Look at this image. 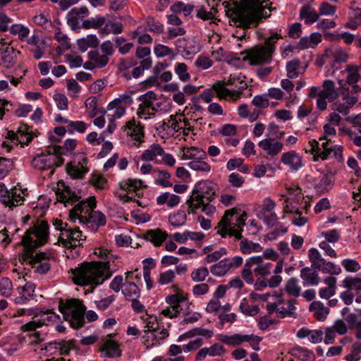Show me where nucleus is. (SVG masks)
<instances>
[{
  "mask_svg": "<svg viewBox=\"0 0 361 361\" xmlns=\"http://www.w3.org/2000/svg\"><path fill=\"white\" fill-rule=\"evenodd\" d=\"M49 237V224L47 221L38 220L37 224L28 229L22 239L27 257L25 260L35 269L38 274H46L50 269L49 263L46 261V253H36L33 250L44 245Z\"/></svg>",
  "mask_w": 361,
  "mask_h": 361,
  "instance_id": "obj_1",
  "label": "nucleus"
},
{
  "mask_svg": "<svg viewBox=\"0 0 361 361\" xmlns=\"http://www.w3.org/2000/svg\"><path fill=\"white\" fill-rule=\"evenodd\" d=\"M94 254L99 257H106V262H85L80 267L72 269L73 281L78 286L98 285L111 276L109 260L114 257L111 252L104 247L95 249Z\"/></svg>",
  "mask_w": 361,
  "mask_h": 361,
  "instance_id": "obj_2",
  "label": "nucleus"
},
{
  "mask_svg": "<svg viewBox=\"0 0 361 361\" xmlns=\"http://www.w3.org/2000/svg\"><path fill=\"white\" fill-rule=\"evenodd\" d=\"M94 197H90L86 201H82L76 204L69 214V219L74 222L78 219L81 223L88 227L97 229L99 226L106 224V216L99 211H94L96 207Z\"/></svg>",
  "mask_w": 361,
  "mask_h": 361,
  "instance_id": "obj_3",
  "label": "nucleus"
},
{
  "mask_svg": "<svg viewBox=\"0 0 361 361\" xmlns=\"http://www.w3.org/2000/svg\"><path fill=\"white\" fill-rule=\"evenodd\" d=\"M269 0H241V5L236 6L233 12L236 19L242 23L259 22L270 16L271 3Z\"/></svg>",
  "mask_w": 361,
  "mask_h": 361,
  "instance_id": "obj_4",
  "label": "nucleus"
},
{
  "mask_svg": "<svg viewBox=\"0 0 361 361\" xmlns=\"http://www.w3.org/2000/svg\"><path fill=\"white\" fill-rule=\"evenodd\" d=\"M240 211L239 209L233 207L224 212L221 219L215 227L216 233L222 238L228 235L233 236L237 240L242 239V232L245 224L247 214L243 212L242 214L238 216Z\"/></svg>",
  "mask_w": 361,
  "mask_h": 361,
  "instance_id": "obj_5",
  "label": "nucleus"
},
{
  "mask_svg": "<svg viewBox=\"0 0 361 361\" xmlns=\"http://www.w3.org/2000/svg\"><path fill=\"white\" fill-rule=\"evenodd\" d=\"M280 35L274 34L267 38L264 44L256 45L245 51L244 61H249L251 66H261L269 63L272 61V55L275 51L277 40Z\"/></svg>",
  "mask_w": 361,
  "mask_h": 361,
  "instance_id": "obj_6",
  "label": "nucleus"
},
{
  "mask_svg": "<svg viewBox=\"0 0 361 361\" xmlns=\"http://www.w3.org/2000/svg\"><path fill=\"white\" fill-rule=\"evenodd\" d=\"M59 308L65 319L69 321L73 328L78 329L83 326L86 307L81 300L72 298L63 302L61 300Z\"/></svg>",
  "mask_w": 361,
  "mask_h": 361,
  "instance_id": "obj_7",
  "label": "nucleus"
},
{
  "mask_svg": "<svg viewBox=\"0 0 361 361\" xmlns=\"http://www.w3.org/2000/svg\"><path fill=\"white\" fill-rule=\"evenodd\" d=\"M63 147L55 145L48 147L45 152L35 157L32 161V166L40 171L52 169L54 167H58L63 164V159L61 157Z\"/></svg>",
  "mask_w": 361,
  "mask_h": 361,
  "instance_id": "obj_8",
  "label": "nucleus"
},
{
  "mask_svg": "<svg viewBox=\"0 0 361 361\" xmlns=\"http://www.w3.org/2000/svg\"><path fill=\"white\" fill-rule=\"evenodd\" d=\"M323 89L320 90V99L317 100V108L324 111L327 107L326 99L331 102L338 97L334 82L331 80H326L322 84Z\"/></svg>",
  "mask_w": 361,
  "mask_h": 361,
  "instance_id": "obj_9",
  "label": "nucleus"
},
{
  "mask_svg": "<svg viewBox=\"0 0 361 361\" xmlns=\"http://www.w3.org/2000/svg\"><path fill=\"white\" fill-rule=\"evenodd\" d=\"M243 258L235 256L233 258H226L211 267V272L218 276H224L231 268H237L243 264Z\"/></svg>",
  "mask_w": 361,
  "mask_h": 361,
  "instance_id": "obj_10",
  "label": "nucleus"
},
{
  "mask_svg": "<svg viewBox=\"0 0 361 361\" xmlns=\"http://www.w3.org/2000/svg\"><path fill=\"white\" fill-rule=\"evenodd\" d=\"M125 131H126L128 136L132 137L133 140L137 142V146H140V144L143 142L145 133L143 127L139 121L133 118L127 122L125 126Z\"/></svg>",
  "mask_w": 361,
  "mask_h": 361,
  "instance_id": "obj_11",
  "label": "nucleus"
},
{
  "mask_svg": "<svg viewBox=\"0 0 361 361\" xmlns=\"http://www.w3.org/2000/svg\"><path fill=\"white\" fill-rule=\"evenodd\" d=\"M330 139L323 142L319 147V142L315 140L310 142L311 146L312 154H314V160H317L318 158H321L322 160L326 159L329 154L333 151L332 147L329 146V142Z\"/></svg>",
  "mask_w": 361,
  "mask_h": 361,
  "instance_id": "obj_12",
  "label": "nucleus"
},
{
  "mask_svg": "<svg viewBox=\"0 0 361 361\" xmlns=\"http://www.w3.org/2000/svg\"><path fill=\"white\" fill-rule=\"evenodd\" d=\"M2 41L3 39L0 41V54L1 55L0 65L9 68L16 63L15 49Z\"/></svg>",
  "mask_w": 361,
  "mask_h": 361,
  "instance_id": "obj_13",
  "label": "nucleus"
},
{
  "mask_svg": "<svg viewBox=\"0 0 361 361\" xmlns=\"http://www.w3.org/2000/svg\"><path fill=\"white\" fill-rule=\"evenodd\" d=\"M169 336L166 329H162L160 331L155 330L143 336V345L147 349H149L154 346L159 345L160 341L164 339Z\"/></svg>",
  "mask_w": 361,
  "mask_h": 361,
  "instance_id": "obj_14",
  "label": "nucleus"
},
{
  "mask_svg": "<svg viewBox=\"0 0 361 361\" xmlns=\"http://www.w3.org/2000/svg\"><path fill=\"white\" fill-rule=\"evenodd\" d=\"M258 145L270 156L277 155L282 151L283 147V144L281 142L276 141L275 139L272 137H268L261 140L258 143Z\"/></svg>",
  "mask_w": 361,
  "mask_h": 361,
  "instance_id": "obj_15",
  "label": "nucleus"
},
{
  "mask_svg": "<svg viewBox=\"0 0 361 361\" xmlns=\"http://www.w3.org/2000/svg\"><path fill=\"white\" fill-rule=\"evenodd\" d=\"M168 237L166 231H163L160 228L151 229L146 231L143 235L142 240L149 241L155 247L160 246Z\"/></svg>",
  "mask_w": 361,
  "mask_h": 361,
  "instance_id": "obj_16",
  "label": "nucleus"
},
{
  "mask_svg": "<svg viewBox=\"0 0 361 361\" xmlns=\"http://www.w3.org/2000/svg\"><path fill=\"white\" fill-rule=\"evenodd\" d=\"M213 90L216 92L220 99L229 97L232 101L235 102L240 98V92L237 90H230L225 87L224 81H218L212 86Z\"/></svg>",
  "mask_w": 361,
  "mask_h": 361,
  "instance_id": "obj_17",
  "label": "nucleus"
},
{
  "mask_svg": "<svg viewBox=\"0 0 361 361\" xmlns=\"http://www.w3.org/2000/svg\"><path fill=\"white\" fill-rule=\"evenodd\" d=\"M111 336V334L107 335L100 350L105 352L106 355L109 357H118L121 355V350L118 342L112 340Z\"/></svg>",
  "mask_w": 361,
  "mask_h": 361,
  "instance_id": "obj_18",
  "label": "nucleus"
},
{
  "mask_svg": "<svg viewBox=\"0 0 361 361\" xmlns=\"http://www.w3.org/2000/svg\"><path fill=\"white\" fill-rule=\"evenodd\" d=\"M281 161L285 165H288L293 170L295 171L302 165L301 157L295 151L283 153L281 155Z\"/></svg>",
  "mask_w": 361,
  "mask_h": 361,
  "instance_id": "obj_19",
  "label": "nucleus"
},
{
  "mask_svg": "<svg viewBox=\"0 0 361 361\" xmlns=\"http://www.w3.org/2000/svg\"><path fill=\"white\" fill-rule=\"evenodd\" d=\"M164 154V150L159 144H152L147 149L145 150L141 159L145 161H155L158 162V157H162Z\"/></svg>",
  "mask_w": 361,
  "mask_h": 361,
  "instance_id": "obj_20",
  "label": "nucleus"
},
{
  "mask_svg": "<svg viewBox=\"0 0 361 361\" xmlns=\"http://www.w3.org/2000/svg\"><path fill=\"white\" fill-rule=\"evenodd\" d=\"M300 18L305 24H311L319 20V14L309 4H305L300 11Z\"/></svg>",
  "mask_w": 361,
  "mask_h": 361,
  "instance_id": "obj_21",
  "label": "nucleus"
},
{
  "mask_svg": "<svg viewBox=\"0 0 361 361\" xmlns=\"http://www.w3.org/2000/svg\"><path fill=\"white\" fill-rule=\"evenodd\" d=\"M309 310L318 321H324L329 314V309L320 301L312 302L310 305Z\"/></svg>",
  "mask_w": 361,
  "mask_h": 361,
  "instance_id": "obj_22",
  "label": "nucleus"
},
{
  "mask_svg": "<svg viewBox=\"0 0 361 361\" xmlns=\"http://www.w3.org/2000/svg\"><path fill=\"white\" fill-rule=\"evenodd\" d=\"M89 9L87 6H81L72 8L67 14L68 23L72 27L78 24V20L89 16Z\"/></svg>",
  "mask_w": 361,
  "mask_h": 361,
  "instance_id": "obj_23",
  "label": "nucleus"
},
{
  "mask_svg": "<svg viewBox=\"0 0 361 361\" xmlns=\"http://www.w3.org/2000/svg\"><path fill=\"white\" fill-rule=\"evenodd\" d=\"M207 154L202 149L196 147H183L181 150V159L184 160L205 159Z\"/></svg>",
  "mask_w": 361,
  "mask_h": 361,
  "instance_id": "obj_24",
  "label": "nucleus"
},
{
  "mask_svg": "<svg viewBox=\"0 0 361 361\" xmlns=\"http://www.w3.org/2000/svg\"><path fill=\"white\" fill-rule=\"evenodd\" d=\"M312 267H305L300 270V277L304 283L310 286H317L319 283L318 272Z\"/></svg>",
  "mask_w": 361,
  "mask_h": 361,
  "instance_id": "obj_25",
  "label": "nucleus"
},
{
  "mask_svg": "<svg viewBox=\"0 0 361 361\" xmlns=\"http://www.w3.org/2000/svg\"><path fill=\"white\" fill-rule=\"evenodd\" d=\"M53 348L55 349H59L61 355H68L69 351L71 349H75V340H70L68 341H63L59 343L54 342L50 343L49 345L45 348L46 350L51 351Z\"/></svg>",
  "mask_w": 361,
  "mask_h": 361,
  "instance_id": "obj_26",
  "label": "nucleus"
},
{
  "mask_svg": "<svg viewBox=\"0 0 361 361\" xmlns=\"http://www.w3.org/2000/svg\"><path fill=\"white\" fill-rule=\"evenodd\" d=\"M334 183V176L331 173H326L322 176L319 182L315 184V189L318 194L322 195L329 192Z\"/></svg>",
  "mask_w": 361,
  "mask_h": 361,
  "instance_id": "obj_27",
  "label": "nucleus"
},
{
  "mask_svg": "<svg viewBox=\"0 0 361 361\" xmlns=\"http://www.w3.org/2000/svg\"><path fill=\"white\" fill-rule=\"evenodd\" d=\"M195 190L207 202H211L215 195L214 185L212 183H200Z\"/></svg>",
  "mask_w": 361,
  "mask_h": 361,
  "instance_id": "obj_28",
  "label": "nucleus"
},
{
  "mask_svg": "<svg viewBox=\"0 0 361 361\" xmlns=\"http://www.w3.org/2000/svg\"><path fill=\"white\" fill-rule=\"evenodd\" d=\"M294 302L295 300H288L286 302L283 300V303L281 305V306H279V309H277L278 316L281 318L286 317H295Z\"/></svg>",
  "mask_w": 361,
  "mask_h": 361,
  "instance_id": "obj_29",
  "label": "nucleus"
},
{
  "mask_svg": "<svg viewBox=\"0 0 361 361\" xmlns=\"http://www.w3.org/2000/svg\"><path fill=\"white\" fill-rule=\"evenodd\" d=\"M240 250L244 255H250L252 252H259L262 250V246L257 243L243 239L240 243Z\"/></svg>",
  "mask_w": 361,
  "mask_h": 361,
  "instance_id": "obj_30",
  "label": "nucleus"
},
{
  "mask_svg": "<svg viewBox=\"0 0 361 361\" xmlns=\"http://www.w3.org/2000/svg\"><path fill=\"white\" fill-rule=\"evenodd\" d=\"M293 356L305 361H313L315 359L313 352L300 346H296L290 350Z\"/></svg>",
  "mask_w": 361,
  "mask_h": 361,
  "instance_id": "obj_31",
  "label": "nucleus"
},
{
  "mask_svg": "<svg viewBox=\"0 0 361 361\" xmlns=\"http://www.w3.org/2000/svg\"><path fill=\"white\" fill-rule=\"evenodd\" d=\"M204 202L205 200L203 199L195 190H194L190 198L186 202L189 209H190L188 213L195 212L196 209L202 208Z\"/></svg>",
  "mask_w": 361,
  "mask_h": 361,
  "instance_id": "obj_32",
  "label": "nucleus"
},
{
  "mask_svg": "<svg viewBox=\"0 0 361 361\" xmlns=\"http://www.w3.org/2000/svg\"><path fill=\"white\" fill-rule=\"evenodd\" d=\"M119 187L121 190L128 192H136L137 189L146 185H142V181L140 179H128L119 183Z\"/></svg>",
  "mask_w": 361,
  "mask_h": 361,
  "instance_id": "obj_33",
  "label": "nucleus"
},
{
  "mask_svg": "<svg viewBox=\"0 0 361 361\" xmlns=\"http://www.w3.org/2000/svg\"><path fill=\"white\" fill-rule=\"evenodd\" d=\"M309 259L312 264V268L322 269L324 264L325 259L322 257L321 254L316 248H311L308 251Z\"/></svg>",
  "mask_w": 361,
  "mask_h": 361,
  "instance_id": "obj_34",
  "label": "nucleus"
},
{
  "mask_svg": "<svg viewBox=\"0 0 361 361\" xmlns=\"http://www.w3.org/2000/svg\"><path fill=\"white\" fill-rule=\"evenodd\" d=\"M245 335L235 334L232 336H227L224 334L219 335V341L228 345H237L244 342Z\"/></svg>",
  "mask_w": 361,
  "mask_h": 361,
  "instance_id": "obj_35",
  "label": "nucleus"
},
{
  "mask_svg": "<svg viewBox=\"0 0 361 361\" xmlns=\"http://www.w3.org/2000/svg\"><path fill=\"white\" fill-rule=\"evenodd\" d=\"M88 57L90 61H92L96 66L98 68L104 67L109 61V58L99 51H91L88 53Z\"/></svg>",
  "mask_w": 361,
  "mask_h": 361,
  "instance_id": "obj_36",
  "label": "nucleus"
},
{
  "mask_svg": "<svg viewBox=\"0 0 361 361\" xmlns=\"http://www.w3.org/2000/svg\"><path fill=\"white\" fill-rule=\"evenodd\" d=\"M240 310L243 314L248 316H255L259 311L257 305H255L252 301L250 302L245 298L241 302Z\"/></svg>",
  "mask_w": 361,
  "mask_h": 361,
  "instance_id": "obj_37",
  "label": "nucleus"
},
{
  "mask_svg": "<svg viewBox=\"0 0 361 361\" xmlns=\"http://www.w3.org/2000/svg\"><path fill=\"white\" fill-rule=\"evenodd\" d=\"M98 44V39L95 35H88L78 41V47L82 51H86L88 47H96Z\"/></svg>",
  "mask_w": 361,
  "mask_h": 361,
  "instance_id": "obj_38",
  "label": "nucleus"
},
{
  "mask_svg": "<svg viewBox=\"0 0 361 361\" xmlns=\"http://www.w3.org/2000/svg\"><path fill=\"white\" fill-rule=\"evenodd\" d=\"M58 200L62 202L68 203L71 202V204L77 200V195L75 192L72 191L70 187L66 186L64 189V192H56Z\"/></svg>",
  "mask_w": 361,
  "mask_h": 361,
  "instance_id": "obj_39",
  "label": "nucleus"
},
{
  "mask_svg": "<svg viewBox=\"0 0 361 361\" xmlns=\"http://www.w3.org/2000/svg\"><path fill=\"white\" fill-rule=\"evenodd\" d=\"M24 199L21 196V193L17 194L16 191L11 190V193L9 194L8 197L6 199L2 200V202L9 207H16L22 204Z\"/></svg>",
  "mask_w": 361,
  "mask_h": 361,
  "instance_id": "obj_40",
  "label": "nucleus"
},
{
  "mask_svg": "<svg viewBox=\"0 0 361 361\" xmlns=\"http://www.w3.org/2000/svg\"><path fill=\"white\" fill-rule=\"evenodd\" d=\"M345 26L351 30H356L361 26V8H355L353 9L352 17Z\"/></svg>",
  "mask_w": 361,
  "mask_h": 361,
  "instance_id": "obj_41",
  "label": "nucleus"
},
{
  "mask_svg": "<svg viewBox=\"0 0 361 361\" xmlns=\"http://www.w3.org/2000/svg\"><path fill=\"white\" fill-rule=\"evenodd\" d=\"M300 61L297 59H293L286 64L287 76L290 78H296L300 74Z\"/></svg>",
  "mask_w": 361,
  "mask_h": 361,
  "instance_id": "obj_42",
  "label": "nucleus"
},
{
  "mask_svg": "<svg viewBox=\"0 0 361 361\" xmlns=\"http://www.w3.org/2000/svg\"><path fill=\"white\" fill-rule=\"evenodd\" d=\"M13 286L9 278L4 277L0 279V295L8 298L12 295Z\"/></svg>",
  "mask_w": 361,
  "mask_h": 361,
  "instance_id": "obj_43",
  "label": "nucleus"
},
{
  "mask_svg": "<svg viewBox=\"0 0 361 361\" xmlns=\"http://www.w3.org/2000/svg\"><path fill=\"white\" fill-rule=\"evenodd\" d=\"M344 287L348 289L354 290L357 294L361 293V279L357 277H347L343 281Z\"/></svg>",
  "mask_w": 361,
  "mask_h": 361,
  "instance_id": "obj_44",
  "label": "nucleus"
},
{
  "mask_svg": "<svg viewBox=\"0 0 361 361\" xmlns=\"http://www.w3.org/2000/svg\"><path fill=\"white\" fill-rule=\"evenodd\" d=\"M70 233L71 236L68 239L69 242H68V244L71 245L70 248H74L78 245H80V241L85 239V236H84V238H82V233L78 228H75V229L71 228Z\"/></svg>",
  "mask_w": 361,
  "mask_h": 361,
  "instance_id": "obj_45",
  "label": "nucleus"
},
{
  "mask_svg": "<svg viewBox=\"0 0 361 361\" xmlns=\"http://www.w3.org/2000/svg\"><path fill=\"white\" fill-rule=\"evenodd\" d=\"M286 291L290 295L298 297L300 293V287L298 285V279L295 278L290 279L286 285Z\"/></svg>",
  "mask_w": 361,
  "mask_h": 361,
  "instance_id": "obj_46",
  "label": "nucleus"
},
{
  "mask_svg": "<svg viewBox=\"0 0 361 361\" xmlns=\"http://www.w3.org/2000/svg\"><path fill=\"white\" fill-rule=\"evenodd\" d=\"M204 159H198L195 161H191L188 163V166L195 171H200L203 172H209L211 170V166Z\"/></svg>",
  "mask_w": 361,
  "mask_h": 361,
  "instance_id": "obj_47",
  "label": "nucleus"
},
{
  "mask_svg": "<svg viewBox=\"0 0 361 361\" xmlns=\"http://www.w3.org/2000/svg\"><path fill=\"white\" fill-rule=\"evenodd\" d=\"M106 19L104 17H97L85 20L82 22V27L85 29L94 28L97 29L105 24Z\"/></svg>",
  "mask_w": 361,
  "mask_h": 361,
  "instance_id": "obj_48",
  "label": "nucleus"
},
{
  "mask_svg": "<svg viewBox=\"0 0 361 361\" xmlns=\"http://www.w3.org/2000/svg\"><path fill=\"white\" fill-rule=\"evenodd\" d=\"M345 71L348 73L346 82L349 85H355L360 78L358 68L356 66L348 65Z\"/></svg>",
  "mask_w": 361,
  "mask_h": 361,
  "instance_id": "obj_49",
  "label": "nucleus"
},
{
  "mask_svg": "<svg viewBox=\"0 0 361 361\" xmlns=\"http://www.w3.org/2000/svg\"><path fill=\"white\" fill-rule=\"evenodd\" d=\"M176 278L175 272L173 270H166L160 273L157 282L161 286L169 284Z\"/></svg>",
  "mask_w": 361,
  "mask_h": 361,
  "instance_id": "obj_50",
  "label": "nucleus"
},
{
  "mask_svg": "<svg viewBox=\"0 0 361 361\" xmlns=\"http://www.w3.org/2000/svg\"><path fill=\"white\" fill-rule=\"evenodd\" d=\"M152 59L150 58L144 59L141 61L139 66L133 69L132 75L134 78H138L145 70L149 69L152 66Z\"/></svg>",
  "mask_w": 361,
  "mask_h": 361,
  "instance_id": "obj_51",
  "label": "nucleus"
},
{
  "mask_svg": "<svg viewBox=\"0 0 361 361\" xmlns=\"http://www.w3.org/2000/svg\"><path fill=\"white\" fill-rule=\"evenodd\" d=\"M123 293L126 298H132L138 295L139 288L135 283L127 282L124 284Z\"/></svg>",
  "mask_w": 361,
  "mask_h": 361,
  "instance_id": "obj_52",
  "label": "nucleus"
},
{
  "mask_svg": "<svg viewBox=\"0 0 361 361\" xmlns=\"http://www.w3.org/2000/svg\"><path fill=\"white\" fill-rule=\"evenodd\" d=\"M67 128L70 133H73L74 132L83 133L87 129V124L81 121H70Z\"/></svg>",
  "mask_w": 361,
  "mask_h": 361,
  "instance_id": "obj_53",
  "label": "nucleus"
},
{
  "mask_svg": "<svg viewBox=\"0 0 361 361\" xmlns=\"http://www.w3.org/2000/svg\"><path fill=\"white\" fill-rule=\"evenodd\" d=\"M186 218V214L184 212H178L177 213L169 216V221L173 226H180L185 223Z\"/></svg>",
  "mask_w": 361,
  "mask_h": 361,
  "instance_id": "obj_54",
  "label": "nucleus"
},
{
  "mask_svg": "<svg viewBox=\"0 0 361 361\" xmlns=\"http://www.w3.org/2000/svg\"><path fill=\"white\" fill-rule=\"evenodd\" d=\"M175 73L178 75L181 81L186 82L189 80L190 76L188 73V68L185 63H178L175 67Z\"/></svg>",
  "mask_w": 361,
  "mask_h": 361,
  "instance_id": "obj_55",
  "label": "nucleus"
},
{
  "mask_svg": "<svg viewBox=\"0 0 361 361\" xmlns=\"http://www.w3.org/2000/svg\"><path fill=\"white\" fill-rule=\"evenodd\" d=\"M176 45L178 51L185 52L188 56L195 51V47L188 46V40L185 37L177 39Z\"/></svg>",
  "mask_w": 361,
  "mask_h": 361,
  "instance_id": "obj_56",
  "label": "nucleus"
},
{
  "mask_svg": "<svg viewBox=\"0 0 361 361\" xmlns=\"http://www.w3.org/2000/svg\"><path fill=\"white\" fill-rule=\"evenodd\" d=\"M11 33L13 35H18V38L20 40L25 39L29 35L28 28L21 25H13L10 27Z\"/></svg>",
  "mask_w": 361,
  "mask_h": 361,
  "instance_id": "obj_57",
  "label": "nucleus"
},
{
  "mask_svg": "<svg viewBox=\"0 0 361 361\" xmlns=\"http://www.w3.org/2000/svg\"><path fill=\"white\" fill-rule=\"evenodd\" d=\"M336 11V6L329 4L326 1L322 2L319 8L318 13L320 16H334Z\"/></svg>",
  "mask_w": 361,
  "mask_h": 361,
  "instance_id": "obj_58",
  "label": "nucleus"
},
{
  "mask_svg": "<svg viewBox=\"0 0 361 361\" xmlns=\"http://www.w3.org/2000/svg\"><path fill=\"white\" fill-rule=\"evenodd\" d=\"M67 172L74 178H82L85 173H87V169L83 166H67Z\"/></svg>",
  "mask_w": 361,
  "mask_h": 361,
  "instance_id": "obj_59",
  "label": "nucleus"
},
{
  "mask_svg": "<svg viewBox=\"0 0 361 361\" xmlns=\"http://www.w3.org/2000/svg\"><path fill=\"white\" fill-rule=\"evenodd\" d=\"M241 276L247 283L252 284L254 283L255 279L253 271L247 261L242 269Z\"/></svg>",
  "mask_w": 361,
  "mask_h": 361,
  "instance_id": "obj_60",
  "label": "nucleus"
},
{
  "mask_svg": "<svg viewBox=\"0 0 361 361\" xmlns=\"http://www.w3.org/2000/svg\"><path fill=\"white\" fill-rule=\"evenodd\" d=\"M341 264L348 272H357L361 268L360 264L356 260L352 259H343Z\"/></svg>",
  "mask_w": 361,
  "mask_h": 361,
  "instance_id": "obj_61",
  "label": "nucleus"
},
{
  "mask_svg": "<svg viewBox=\"0 0 361 361\" xmlns=\"http://www.w3.org/2000/svg\"><path fill=\"white\" fill-rule=\"evenodd\" d=\"M209 271L206 267H201L197 269H195L191 273V278L195 282H200L205 279V278L208 276Z\"/></svg>",
  "mask_w": 361,
  "mask_h": 361,
  "instance_id": "obj_62",
  "label": "nucleus"
},
{
  "mask_svg": "<svg viewBox=\"0 0 361 361\" xmlns=\"http://www.w3.org/2000/svg\"><path fill=\"white\" fill-rule=\"evenodd\" d=\"M185 301H186V298L180 293L170 295L166 298V302L171 306H180V303Z\"/></svg>",
  "mask_w": 361,
  "mask_h": 361,
  "instance_id": "obj_63",
  "label": "nucleus"
},
{
  "mask_svg": "<svg viewBox=\"0 0 361 361\" xmlns=\"http://www.w3.org/2000/svg\"><path fill=\"white\" fill-rule=\"evenodd\" d=\"M345 321L349 324L350 329H361V317L358 314H350L346 317Z\"/></svg>",
  "mask_w": 361,
  "mask_h": 361,
  "instance_id": "obj_64",
  "label": "nucleus"
}]
</instances>
